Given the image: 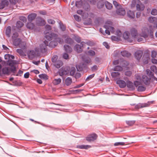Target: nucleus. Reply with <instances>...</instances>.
I'll return each mask as SVG.
<instances>
[{
    "label": "nucleus",
    "instance_id": "obj_1",
    "mask_svg": "<svg viewBox=\"0 0 157 157\" xmlns=\"http://www.w3.org/2000/svg\"><path fill=\"white\" fill-rule=\"evenodd\" d=\"M29 21H30L28 22L26 25L27 28L30 30H33L35 32H39L40 31V28L36 26L34 23L32 22L33 20Z\"/></svg>",
    "mask_w": 157,
    "mask_h": 157
},
{
    "label": "nucleus",
    "instance_id": "obj_2",
    "mask_svg": "<svg viewBox=\"0 0 157 157\" xmlns=\"http://www.w3.org/2000/svg\"><path fill=\"white\" fill-rule=\"evenodd\" d=\"M98 137V135L95 133H92L89 134L86 137V140L88 142H94L96 140Z\"/></svg>",
    "mask_w": 157,
    "mask_h": 157
},
{
    "label": "nucleus",
    "instance_id": "obj_3",
    "mask_svg": "<svg viewBox=\"0 0 157 157\" xmlns=\"http://www.w3.org/2000/svg\"><path fill=\"white\" fill-rule=\"evenodd\" d=\"M150 54L146 52L144 53L143 57V61L144 64H147L148 63L149 61L150 60Z\"/></svg>",
    "mask_w": 157,
    "mask_h": 157
},
{
    "label": "nucleus",
    "instance_id": "obj_4",
    "mask_svg": "<svg viewBox=\"0 0 157 157\" xmlns=\"http://www.w3.org/2000/svg\"><path fill=\"white\" fill-rule=\"evenodd\" d=\"M116 13L118 15L124 16L126 12L124 9L120 6L119 7L117 8Z\"/></svg>",
    "mask_w": 157,
    "mask_h": 157
},
{
    "label": "nucleus",
    "instance_id": "obj_5",
    "mask_svg": "<svg viewBox=\"0 0 157 157\" xmlns=\"http://www.w3.org/2000/svg\"><path fill=\"white\" fill-rule=\"evenodd\" d=\"M85 43L82 41L80 43V44H76L75 46L77 52L78 53H81L82 51V47Z\"/></svg>",
    "mask_w": 157,
    "mask_h": 157
},
{
    "label": "nucleus",
    "instance_id": "obj_6",
    "mask_svg": "<svg viewBox=\"0 0 157 157\" xmlns=\"http://www.w3.org/2000/svg\"><path fill=\"white\" fill-rule=\"evenodd\" d=\"M142 81L145 85H148L150 84L151 79L150 77H148L146 75H144L142 76Z\"/></svg>",
    "mask_w": 157,
    "mask_h": 157
},
{
    "label": "nucleus",
    "instance_id": "obj_7",
    "mask_svg": "<svg viewBox=\"0 0 157 157\" xmlns=\"http://www.w3.org/2000/svg\"><path fill=\"white\" fill-rule=\"evenodd\" d=\"M126 86L130 90L133 91L135 90V87L133 83L129 80L127 81Z\"/></svg>",
    "mask_w": 157,
    "mask_h": 157
},
{
    "label": "nucleus",
    "instance_id": "obj_8",
    "mask_svg": "<svg viewBox=\"0 0 157 157\" xmlns=\"http://www.w3.org/2000/svg\"><path fill=\"white\" fill-rule=\"evenodd\" d=\"M148 106V105L147 104L139 103L135 105L134 108L136 110H138L140 108L147 107Z\"/></svg>",
    "mask_w": 157,
    "mask_h": 157
},
{
    "label": "nucleus",
    "instance_id": "obj_9",
    "mask_svg": "<svg viewBox=\"0 0 157 157\" xmlns=\"http://www.w3.org/2000/svg\"><path fill=\"white\" fill-rule=\"evenodd\" d=\"M143 55V52L140 50H137L135 53V57L138 60H139Z\"/></svg>",
    "mask_w": 157,
    "mask_h": 157
},
{
    "label": "nucleus",
    "instance_id": "obj_10",
    "mask_svg": "<svg viewBox=\"0 0 157 157\" xmlns=\"http://www.w3.org/2000/svg\"><path fill=\"white\" fill-rule=\"evenodd\" d=\"M117 83L119 85V87L121 88H124L126 86L125 82L122 80H118L117 81Z\"/></svg>",
    "mask_w": 157,
    "mask_h": 157
},
{
    "label": "nucleus",
    "instance_id": "obj_11",
    "mask_svg": "<svg viewBox=\"0 0 157 157\" xmlns=\"http://www.w3.org/2000/svg\"><path fill=\"white\" fill-rule=\"evenodd\" d=\"M10 72V68L8 67H6L2 68L1 71V75L2 76L3 75H9Z\"/></svg>",
    "mask_w": 157,
    "mask_h": 157
},
{
    "label": "nucleus",
    "instance_id": "obj_12",
    "mask_svg": "<svg viewBox=\"0 0 157 157\" xmlns=\"http://www.w3.org/2000/svg\"><path fill=\"white\" fill-rule=\"evenodd\" d=\"M27 54L29 58L33 59L35 56L36 52L33 50L28 51Z\"/></svg>",
    "mask_w": 157,
    "mask_h": 157
},
{
    "label": "nucleus",
    "instance_id": "obj_13",
    "mask_svg": "<svg viewBox=\"0 0 157 157\" xmlns=\"http://www.w3.org/2000/svg\"><path fill=\"white\" fill-rule=\"evenodd\" d=\"M62 70H63L64 72V75H68L70 72V67L68 66H66L65 67H62L61 68Z\"/></svg>",
    "mask_w": 157,
    "mask_h": 157
},
{
    "label": "nucleus",
    "instance_id": "obj_14",
    "mask_svg": "<svg viewBox=\"0 0 157 157\" xmlns=\"http://www.w3.org/2000/svg\"><path fill=\"white\" fill-rule=\"evenodd\" d=\"M9 2L8 1L6 0H3L0 2V9H3L5 6H7Z\"/></svg>",
    "mask_w": 157,
    "mask_h": 157
},
{
    "label": "nucleus",
    "instance_id": "obj_15",
    "mask_svg": "<svg viewBox=\"0 0 157 157\" xmlns=\"http://www.w3.org/2000/svg\"><path fill=\"white\" fill-rule=\"evenodd\" d=\"M48 34L49 35L46 34L45 37L46 39L49 41H50L52 40V38L54 37L55 35H58L56 34L52 33H49L48 32Z\"/></svg>",
    "mask_w": 157,
    "mask_h": 157
},
{
    "label": "nucleus",
    "instance_id": "obj_16",
    "mask_svg": "<svg viewBox=\"0 0 157 157\" xmlns=\"http://www.w3.org/2000/svg\"><path fill=\"white\" fill-rule=\"evenodd\" d=\"M63 47L66 53H70L72 52V48L69 45L65 44L63 46Z\"/></svg>",
    "mask_w": 157,
    "mask_h": 157
},
{
    "label": "nucleus",
    "instance_id": "obj_17",
    "mask_svg": "<svg viewBox=\"0 0 157 157\" xmlns=\"http://www.w3.org/2000/svg\"><path fill=\"white\" fill-rule=\"evenodd\" d=\"M91 147V146L88 145H78L76 146L77 148L81 149H88L89 148H90Z\"/></svg>",
    "mask_w": 157,
    "mask_h": 157
},
{
    "label": "nucleus",
    "instance_id": "obj_18",
    "mask_svg": "<svg viewBox=\"0 0 157 157\" xmlns=\"http://www.w3.org/2000/svg\"><path fill=\"white\" fill-rule=\"evenodd\" d=\"M58 44L57 41L55 40L51 41L49 44L48 46L50 48H55Z\"/></svg>",
    "mask_w": 157,
    "mask_h": 157
},
{
    "label": "nucleus",
    "instance_id": "obj_19",
    "mask_svg": "<svg viewBox=\"0 0 157 157\" xmlns=\"http://www.w3.org/2000/svg\"><path fill=\"white\" fill-rule=\"evenodd\" d=\"M40 48L41 52L42 53H44L47 51V47L44 45V44H40Z\"/></svg>",
    "mask_w": 157,
    "mask_h": 157
},
{
    "label": "nucleus",
    "instance_id": "obj_20",
    "mask_svg": "<svg viewBox=\"0 0 157 157\" xmlns=\"http://www.w3.org/2000/svg\"><path fill=\"white\" fill-rule=\"evenodd\" d=\"M121 54L122 56L127 57H129L131 55V54L130 53L126 50L121 51Z\"/></svg>",
    "mask_w": 157,
    "mask_h": 157
},
{
    "label": "nucleus",
    "instance_id": "obj_21",
    "mask_svg": "<svg viewBox=\"0 0 157 157\" xmlns=\"http://www.w3.org/2000/svg\"><path fill=\"white\" fill-rule=\"evenodd\" d=\"M152 26L150 25L149 26V29L148 30V32L150 33V36L151 38H154L153 32L154 30Z\"/></svg>",
    "mask_w": 157,
    "mask_h": 157
},
{
    "label": "nucleus",
    "instance_id": "obj_22",
    "mask_svg": "<svg viewBox=\"0 0 157 157\" xmlns=\"http://www.w3.org/2000/svg\"><path fill=\"white\" fill-rule=\"evenodd\" d=\"M65 43L70 45H72L74 43V41L71 38L68 37H67L65 40Z\"/></svg>",
    "mask_w": 157,
    "mask_h": 157
},
{
    "label": "nucleus",
    "instance_id": "obj_23",
    "mask_svg": "<svg viewBox=\"0 0 157 157\" xmlns=\"http://www.w3.org/2000/svg\"><path fill=\"white\" fill-rule=\"evenodd\" d=\"M11 31V27L10 26H8L6 28L5 32V34L7 37H10Z\"/></svg>",
    "mask_w": 157,
    "mask_h": 157
},
{
    "label": "nucleus",
    "instance_id": "obj_24",
    "mask_svg": "<svg viewBox=\"0 0 157 157\" xmlns=\"http://www.w3.org/2000/svg\"><path fill=\"white\" fill-rule=\"evenodd\" d=\"M127 15L129 18H133L135 16V13L133 11L129 10L127 12Z\"/></svg>",
    "mask_w": 157,
    "mask_h": 157
},
{
    "label": "nucleus",
    "instance_id": "obj_25",
    "mask_svg": "<svg viewBox=\"0 0 157 157\" xmlns=\"http://www.w3.org/2000/svg\"><path fill=\"white\" fill-rule=\"evenodd\" d=\"M136 9L138 11L143 10L144 8V6L141 3L137 4L136 5Z\"/></svg>",
    "mask_w": 157,
    "mask_h": 157
},
{
    "label": "nucleus",
    "instance_id": "obj_26",
    "mask_svg": "<svg viewBox=\"0 0 157 157\" xmlns=\"http://www.w3.org/2000/svg\"><path fill=\"white\" fill-rule=\"evenodd\" d=\"M17 64L16 60L9 59L7 61V65L10 66H13L14 65Z\"/></svg>",
    "mask_w": 157,
    "mask_h": 157
},
{
    "label": "nucleus",
    "instance_id": "obj_27",
    "mask_svg": "<svg viewBox=\"0 0 157 157\" xmlns=\"http://www.w3.org/2000/svg\"><path fill=\"white\" fill-rule=\"evenodd\" d=\"M45 23V20H36V24L38 26H43Z\"/></svg>",
    "mask_w": 157,
    "mask_h": 157
},
{
    "label": "nucleus",
    "instance_id": "obj_28",
    "mask_svg": "<svg viewBox=\"0 0 157 157\" xmlns=\"http://www.w3.org/2000/svg\"><path fill=\"white\" fill-rule=\"evenodd\" d=\"M130 33L132 36L134 37H135L137 34V30L134 28L131 29Z\"/></svg>",
    "mask_w": 157,
    "mask_h": 157
},
{
    "label": "nucleus",
    "instance_id": "obj_29",
    "mask_svg": "<svg viewBox=\"0 0 157 157\" xmlns=\"http://www.w3.org/2000/svg\"><path fill=\"white\" fill-rule=\"evenodd\" d=\"M82 61L83 63L86 64L88 65L91 62V59L89 58L83 57L82 58Z\"/></svg>",
    "mask_w": 157,
    "mask_h": 157
},
{
    "label": "nucleus",
    "instance_id": "obj_30",
    "mask_svg": "<svg viewBox=\"0 0 157 157\" xmlns=\"http://www.w3.org/2000/svg\"><path fill=\"white\" fill-rule=\"evenodd\" d=\"M36 17V14L35 13H32L28 16V20H35Z\"/></svg>",
    "mask_w": 157,
    "mask_h": 157
},
{
    "label": "nucleus",
    "instance_id": "obj_31",
    "mask_svg": "<svg viewBox=\"0 0 157 157\" xmlns=\"http://www.w3.org/2000/svg\"><path fill=\"white\" fill-rule=\"evenodd\" d=\"M21 42V40L20 38L16 39L14 40L13 44L15 46H17L20 45Z\"/></svg>",
    "mask_w": 157,
    "mask_h": 157
},
{
    "label": "nucleus",
    "instance_id": "obj_32",
    "mask_svg": "<svg viewBox=\"0 0 157 157\" xmlns=\"http://www.w3.org/2000/svg\"><path fill=\"white\" fill-rule=\"evenodd\" d=\"M72 82L71 78L70 77H67L65 80V84L67 86H70Z\"/></svg>",
    "mask_w": 157,
    "mask_h": 157
},
{
    "label": "nucleus",
    "instance_id": "obj_33",
    "mask_svg": "<svg viewBox=\"0 0 157 157\" xmlns=\"http://www.w3.org/2000/svg\"><path fill=\"white\" fill-rule=\"evenodd\" d=\"M13 83L14 84L13 86H21L22 85L23 82L20 80H15L13 82Z\"/></svg>",
    "mask_w": 157,
    "mask_h": 157
},
{
    "label": "nucleus",
    "instance_id": "obj_34",
    "mask_svg": "<svg viewBox=\"0 0 157 157\" xmlns=\"http://www.w3.org/2000/svg\"><path fill=\"white\" fill-rule=\"evenodd\" d=\"M24 25V24L22 22L18 20L17 22L16 26L17 29H19L21 28Z\"/></svg>",
    "mask_w": 157,
    "mask_h": 157
},
{
    "label": "nucleus",
    "instance_id": "obj_35",
    "mask_svg": "<svg viewBox=\"0 0 157 157\" xmlns=\"http://www.w3.org/2000/svg\"><path fill=\"white\" fill-rule=\"evenodd\" d=\"M16 51L21 56H26V54H25L21 49H17L16 50Z\"/></svg>",
    "mask_w": 157,
    "mask_h": 157
},
{
    "label": "nucleus",
    "instance_id": "obj_36",
    "mask_svg": "<svg viewBox=\"0 0 157 157\" xmlns=\"http://www.w3.org/2000/svg\"><path fill=\"white\" fill-rule=\"evenodd\" d=\"M61 79L60 78L55 79L52 82L53 84L54 85H57L61 83Z\"/></svg>",
    "mask_w": 157,
    "mask_h": 157
},
{
    "label": "nucleus",
    "instance_id": "obj_37",
    "mask_svg": "<svg viewBox=\"0 0 157 157\" xmlns=\"http://www.w3.org/2000/svg\"><path fill=\"white\" fill-rule=\"evenodd\" d=\"M40 78L44 79L45 80H47L48 79V76L45 74H42L39 75Z\"/></svg>",
    "mask_w": 157,
    "mask_h": 157
},
{
    "label": "nucleus",
    "instance_id": "obj_38",
    "mask_svg": "<svg viewBox=\"0 0 157 157\" xmlns=\"http://www.w3.org/2000/svg\"><path fill=\"white\" fill-rule=\"evenodd\" d=\"M104 5V2L102 1H99L97 4V7L99 8H102Z\"/></svg>",
    "mask_w": 157,
    "mask_h": 157
},
{
    "label": "nucleus",
    "instance_id": "obj_39",
    "mask_svg": "<svg viewBox=\"0 0 157 157\" xmlns=\"http://www.w3.org/2000/svg\"><path fill=\"white\" fill-rule=\"evenodd\" d=\"M83 24L85 26L91 25H92V20H84Z\"/></svg>",
    "mask_w": 157,
    "mask_h": 157
},
{
    "label": "nucleus",
    "instance_id": "obj_40",
    "mask_svg": "<svg viewBox=\"0 0 157 157\" xmlns=\"http://www.w3.org/2000/svg\"><path fill=\"white\" fill-rule=\"evenodd\" d=\"M146 88L144 86H140L138 87L137 90L139 92H143L145 90Z\"/></svg>",
    "mask_w": 157,
    "mask_h": 157
},
{
    "label": "nucleus",
    "instance_id": "obj_41",
    "mask_svg": "<svg viewBox=\"0 0 157 157\" xmlns=\"http://www.w3.org/2000/svg\"><path fill=\"white\" fill-rule=\"evenodd\" d=\"M129 36V33L128 31L125 32L123 34V37L125 40H128Z\"/></svg>",
    "mask_w": 157,
    "mask_h": 157
},
{
    "label": "nucleus",
    "instance_id": "obj_42",
    "mask_svg": "<svg viewBox=\"0 0 157 157\" xmlns=\"http://www.w3.org/2000/svg\"><path fill=\"white\" fill-rule=\"evenodd\" d=\"M105 7L108 9L110 10L112 8V5L111 3L108 2H105Z\"/></svg>",
    "mask_w": 157,
    "mask_h": 157
},
{
    "label": "nucleus",
    "instance_id": "obj_43",
    "mask_svg": "<svg viewBox=\"0 0 157 157\" xmlns=\"http://www.w3.org/2000/svg\"><path fill=\"white\" fill-rule=\"evenodd\" d=\"M59 21H60L59 22V24L60 28L62 31H64L66 30V27L64 24H63V23L60 20Z\"/></svg>",
    "mask_w": 157,
    "mask_h": 157
},
{
    "label": "nucleus",
    "instance_id": "obj_44",
    "mask_svg": "<svg viewBox=\"0 0 157 157\" xmlns=\"http://www.w3.org/2000/svg\"><path fill=\"white\" fill-rule=\"evenodd\" d=\"M76 67L77 69V71L80 72L82 71L83 70V68H82L81 63H80L79 64L77 65L76 66Z\"/></svg>",
    "mask_w": 157,
    "mask_h": 157
},
{
    "label": "nucleus",
    "instance_id": "obj_45",
    "mask_svg": "<svg viewBox=\"0 0 157 157\" xmlns=\"http://www.w3.org/2000/svg\"><path fill=\"white\" fill-rule=\"evenodd\" d=\"M135 121H126V123L127 124L130 126H132L135 123Z\"/></svg>",
    "mask_w": 157,
    "mask_h": 157
},
{
    "label": "nucleus",
    "instance_id": "obj_46",
    "mask_svg": "<svg viewBox=\"0 0 157 157\" xmlns=\"http://www.w3.org/2000/svg\"><path fill=\"white\" fill-rule=\"evenodd\" d=\"M81 65L82 68H83V70H87L89 68L88 65L86 63H80Z\"/></svg>",
    "mask_w": 157,
    "mask_h": 157
},
{
    "label": "nucleus",
    "instance_id": "obj_47",
    "mask_svg": "<svg viewBox=\"0 0 157 157\" xmlns=\"http://www.w3.org/2000/svg\"><path fill=\"white\" fill-rule=\"evenodd\" d=\"M76 71V70L74 67H72L70 71V75L73 76Z\"/></svg>",
    "mask_w": 157,
    "mask_h": 157
},
{
    "label": "nucleus",
    "instance_id": "obj_48",
    "mask_svg": "<svg viewBox=\"0 0 157 157\" xmlns=\"http://www.w3.org/2000/svg\"><path fill=\"white\" fill-rule=\"evenodd\" d=\"M122 67L119 65H117L115 66L113 69V70L116 71H122Z\"/></svg>",
    "mask_w": 157,
    "mask_h": 157
},
{
    "label": "nucleus",
    "instance_id": "obj_49",
    "mask_svg": "<svg viewBox=\"0 0 157 157\" xmlns=\"http://www.w3.org/2000/svg\"><path fill=\"white\" fill-rule=\"evenodd\" d=\"M83 90V89H78L76 90H73L71 91L72 93L75 94H78L80 93Z\"/></svg>",
    "mask_w": 157,
    "mask_h": 157
},
{
    "label": "nucleus",
    "instance_id": "obj_50",
    "mask_svg": "<svg viewBox=\"0 0 157 157\" xmlns=\"http://www.w3.org/2000/svg\"><path fill=\"white\" fill-rule=\"evenodd\" d=\"M55 40L57 41V43L59 42V44H62L63 42V39L60 37H57L55 38Z\"/></svg>",
    "mask_w": 157,
    "mask_h": 157
},
{
    "label": "nucleus",
    "instance_id": "obj_51",
    "mask_svg": "<svg viewBox=\"0 0 157 157\" xmlns=\"http://www.w3.org/2000/svg\"><path fill=\"white\" fill-rule=\"evenodd\" d=\"M120 73L118 72H112L111 73V75L113 77H116L119 75Z\"/></svg>",
    "mask_w": 157,
    "mask_h": 157
},
{
    "label": "nucleus",
    "instance_id": "obj_52",
    "mask_svg": "<svg viewBox=\"0 0 157 157\" xmlns=\"http://www.w3.org/2000/svg\"><path fill=\"white\" fill-rule=\"evenodd\" d=\"M142 84L141 82L139 81H135L134 82V85L136 87H137L139 85Z\"/></svg>",
    "mask_w": 157,
    "mask_h": 157
},
{
    "label": "nucleus",
    "instance_id": "obj_53",
    "mask_svg": "<svg viewBox=\"0 0 157 157\" xmlns=\"http://www.w3.org/2000/svg\"><path fill=\"white\" fill-rule=\"evenodd\" d=\"M151 70L156 74L157 71V68L155 66H153L151 67Z\"/></svg>",
    "mask_w": 157,
    "mask_h": 157
},
{
    "label": "nucleus",
    "instance_id": "obj_54",
    "mask_svg": "<svg viewBox=\"0 0 157 157\" xmlns=\"http://www.w3.org/2000/svg\"><path fill=\"white\" fill-rule=\"evenodd\" d=\"M58 59V56L57 55H54L53 56L52 58V61L53 63H56Z\"/></svg>",
    "mask_w": 157,
    "mask_h": 157
},
{
    "label": "nucleus",
    "instance_id": "obj_55",
    "mask_svg": "<svg viewBox=\"0 0 157 157\" xmlns=\"http://www.w3.org/2000/svg\"><path fill=\"white\" fill-rule=\"evenodd\" d=\"M95 74H93L92 75H91L89 76H88L87 78H86L85 80L87 81L90 80L92 78H93Z\"/></svg>",
    "mask_w": 157,
    "mask_h": 157
},
{
    "label": "nucleus",
    "instance_id": "obj_56",
    "mask_svg": "<svg viewBox=\"0 0 157 157\" xmlns=\"http://www.w3.org/2000/svg\"><path fill=\"white\" fill-rule=\"evenodd\" d=\"M125 145V143L123 142H117L115 143L114 144V145L115 146L118 145Z\"/></svg>",
    "mask_w": 157,
    "mask_h": 157
},
{
    "label": "nucleus",
    "instance_id": "obj_57",
    "mask_svg": "<svg viewBox=\"0 0 157 157\" xmlns=\"http://www.w3.org/2000/svg\"><path fill=\"white\" fill-rule=\"evenodd\" d=\"M111 38L112 40L114 41H119V38L116 36H111Z\"/></svg>",
    "mask_w": 157,
    "mask_h": 157
},
{
    "label": "nucleus",
    "instance_id": "obj_58",
    "mask_svg": "<svg viewBox=\"0 0 157 157\" xmlns=\"http://www.w3.org/2000/svg\"><path fill=\"white\" fill-rule=\"evenodd\" d=\"M157 52L155 51H152L151 52V57L152 58H155L157 55Z\"/></svg>",
    "mask_w": 157,
    "mask_h": 157
},
{
    "label": "nucleus",
    "instance_id": "obj_59",
    "mask_svg": "<svg viewBox=\"0 0 157 157\" xmlns=\"http://www.w3.org/2000/svg\"><path fill=\"white\" fill-rule=\"evenodd\" d=\"M11 71L13 73H14L16 71V67L14 66H11V68H10V71Z\"/></svg>",
    "mask_w": 157,
    "mask_h": 157
},
{
    "label": "nucleus",
    "instance_id": "obj_60",
    "mask_svg": "<svg viewBox=\"0 0 157 157\" xmlns=\"http://www.w3.org/2000/svg\"><path fill=\"white\" fill-rule=\"evenodd\" d=\"M81 76V74L79 72H77L75 75V77L76 79L79 78Z\"/></svg>",
    "mask_w": 157,
    "mask_h": 157
},
{
    "label": "nucleus",
    "instance_id": "obj_61",
    "mask_svg": "<svg viewBox=\"0 0 157 157\" xmlns=\"http://www.w3.org/2000/svg\"><path fill=\"white\" fill-rule=\"evenodd\" d=\"M116 33L117 35L119 37H121L122 35V33L121 31L119 29H117L116 30Z\"/></svg>",
    "mask_w": 157,
    "mask_h": 157
},
{
    "label": "nucleus",
    "instance_id": "obj_62",
    "mask_svg": "<svg viewBox=\"0 0 157 157\" xmlns=\"http://www.w3.org/2000/svg\"><path fill=\"white\" fill-rule=\"evenodd\" d=\"M132 73L131 71H127L125 72V75L128 76H130L132 75Z\"/></svg>",
    "mask_w": 157,
    "mask_h": 157
},
{
    "label": "nucleus",
    "instance_id": "obj_63",
    "mask_svg": "<svg viewBox=\"0 0 157 157\" xmlns=\"http://www.w3.org/2000/svg\"><path fill=\"white\" fill-rule=\"evenodd\" d=\"M98 69V67L96 65H94L91 67V70L92 71H94Z\"/></svg>",
    "mask_w": 157,
    "mask_h": 157
},
{
    "label": "nucleus",
    "instance_id": "obj_64",
    "mask_svg": "<svg viewBox=\"0 0 157 157\" xmlns=\"http://www.w3.org/2000/svg\"><path fill=\"white\" fill-rule=\"evenodd\" d=\"M151 13L152 15H157V10L156 9H153L151 11Z\"/></svg>",
    "mask_w": 157,
    "mask_h": 157
}]
</instances>
